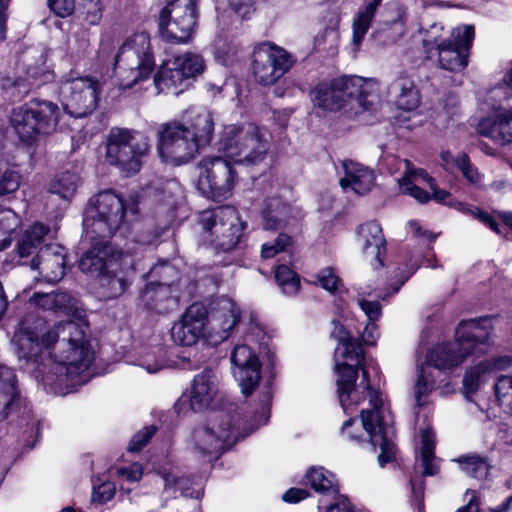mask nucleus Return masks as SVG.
Here are the masks:
<instances>
[{
	"label": "nucleus",
	"mask_w": 512,
	"mask_h": 512,
	"mask_svg": "<svg viewBox=\"0 0 512 512\" xmlns=\"http://www.w3.org/2000/svg\"><path fill=\"white\" fill-rule=\"evenodd\" d=\"M20 360L37 364L36 378L55 393H68L86 384L94 361L83 327L73 321L46 327L42 318L24 317L12 339Z\"/></svg>",
	"instance_id": "f257e3e1"
},
{
	"label": "nucleus",
	"mask_w": 512,
	"mask_h": 512,
	"mask_svg": "<svg viewBox=\"0 0 512 512\" xmlns=\"http://www.w3.org/2000/svg\"><path fill=\"white\" fill-rule=\"evenodd\" d=\"M269 141V133L253 123L225 126L218 141V150L224 156H207L199 163V191L214 201L227 199L237 177L228 158L245 165L260 163L269 149Z\"/></svg>",
	"instance_id": "f03ea898"
},
{
	"label": "nucleus",
	"mask_w": 512,
	"mask_h": 512,
	"mask_svg": "<svg viewBox=\"0 0 512 512\" xmlns=\"http://www.w3.org/2000/svg\"><path fill=\"white\" fill-rule=\"evenodd\" d=\"M492 332L491 319L465 321L457 328L454 342L432 348L426 362L420 367L415 384L414 394L417 405L424 404L423 397L434 389L436 379L442 370L457 366L473 353L485 352V346L489 344Z\"/></svg>",
	"instance_id": "7ed1b4c3"
},
{
	"label": "nucleus",
	"mask_w": 512,
	"mask_h": 512,
	"mask_svg": "<svg viewBox=\"0 0 512 512\" xmlns=\"http://www.w3.org/2000/svg\"><path fill=\"white\" fill-rule=\"evenodd\" d=\"M214 132V121L205 109H188L184 121L163 123L158 128L157 151L165 163L179 166L187 163L208 145Z\"/></svg>",
	"instance_id": "20e7f679"
},
{
	"label": "nucleus",
	"mask_w": 512,
	"mask_h": 512,
	"mask_svg": "<svg viewBox=\"0 0 512 512\" xmlns=\"http://www.w3.org/2000/svg\"><path fill=\"white\" fill-rule=\"evenodd\" d=\"M270 403L271 394L266 392L251 426L243 423L241 413L235 408L231 411H220L207 423L195 427L191 434L195 453L209 457V461L217 459L223 451L268 422Z\"/></svg>",
	"instance_id": "39448f33"
},
{
	"label": "nucleus",
	"mask_w": 512,
	"mask_h": 512,
	"mask_svg": "<svg viewBox=\"0 0 512 512\" xmlns=\"http://www.w3.org/2000/svg\"><path fill=\"white\" fill-rule=\"evenodd\" d=\"M379 84L360 76H340L317 83L309 93L314 109L322 113L343 111L348 117L370 110L378 101Z\"/></svg>",
	"instance_id": "423d86ee"
},
{
	"label": "nucleus",
	"mask_w": 512,
	"mask_h": 512,
	"mask_svg": "<svg viewBox=\"0 0 512 512\" xmlns=\"http://www.w3.org/2000/svg\"><path fill=\"white\" fill-rule=\"evenodd\" d=\"M366 397H369L372 409L361 411L360 422L354 418L347 420L341 428V434L350 442L369 444L372 451L379 447L378 462L381 467H384L392 461L395 454V446L392 441L393 417L378 390L366 391L361 402Z\"/></svg>",
	"instance_id": "0eeeda50"
},
{
	"label": "nucleus",
	"mask_w": 512,
	"mask_h": 512,
	"mask_svg": "<svg viewBox=\"0 0 512 512\" xmlns=\"http://www.w3.org/2000/svg\"><path fill=\"white\" fill-rule=\"evenodd\" d=\"M334 360L339 402L343 411L350 413L361 403L366 391L374 390L368 380L369 369L361 347L353 339L337 343Z\"/></svg>",
	"instance_id": "6e6552de"
},
{
	"label": "nucleus",
	"mask_w": 512,
	"mask_h": 512,
	"mask_svg": "<svg viewBox=\"0 0 512 512\" xmlns=\"http://www.w3.org/2000/svg\"><path fill=\"white\" fill-rule=\"evenodd\" d=\"M59 117L60 109L55 103L33 99L13 109L10 123L18 139L26 145H32L55 131Z\"/></svg>",
	"instance_id": "1a4fd4ad"
},
{
	"label": "nucleus",
	"mask_w": 512,
	"mask_h": 512,
	"mask_svg": "<svg viewBox=\"0 0 512 512\" xmlns=\"http://www.w3.org/2000/svg\"><path fill=\"white\" fill-rule=\"evenodd\" d=\"M149 151V138L144 133L118 127L109 131L106 160L123 175L131 176L138 173Z\"/></svg>",
	"instance_id": "9d476101"
},
{
	"label": "nucleus",
	"mask_w": 512,
	"mask_h": 512,
	"mask_svg": "<svg viewBox=\"0 0 512 512\" xmlns=\"http://www.w3.org/2000/svg\"><path fill=\"white\" fill-rule=\"evenodd\" d=\"M125 216L123 198L113 190L94 195L86 208L83 227L91 240L112 237L120 228Z\"/></svg>",
	"instance_id": "9b49d317"
},
{
	"label": "nucleus",
	"mask_w": 512,
	"mask_h": 512,
	"mask_svg": "<svg viewBox=\"0 0 512 512\" xmlns=\"http://www.w3.org/2000/svg\"><path fill=\"white\" fill-rule=\"evenodd\" d=\"M496 377L495 394L501 405L512 413V358L499 357L480 361L470 367L463 378L465 394H471Z\"/></svg>",
	"instance_id": "f8f14e48"
},
{
	"label": "nucleus",
	"mask_w": 512,
	"mask_h": 512,
	"mask_svg": "<svg viewBox=\"0 0 512 512\" xmlns=\"http://www.w3.org/2000/svg\"><path fill=\"white\" fill-rule=\"evenodd\" d=\"M199 222L203 229V240L215 250L223 252L236 247L245 228V223L231 206L203 211L199 216Z\"/></svg>",
	"instance_id": "ddd939ff"
},
{
	"label": "nucleus",
	"mask_w": 512,
	"mask_h": 512,
	"mask_svg": "<svg viewBox=\"0 0 512 512\" xmlns=\"http://www.w3.org/2000/svg\"><path fill=\"white\" fill-rule=\"evenodd\" d=\"M102 85L90 76L69 73L59 86V99L64 110L75 118L90 115L98 106Z\"/></svg>",
	"instance_id": "4468645a"
},
{
	"label": "nucleus",
	"mask_w": 512,
	"mask_h": 512,
	"mask_svg": "<svg viewBox=\"0 0 512 512\" xmlns=\"http://www.w3.org/2000/svg\"><path fill=\"white\" fill-rule=\"evenodd\" d=\"M195 0H173L159 15V31L163 39L174 43H186L197 24Z\"/></svg>",
	"instance_id": "2eb2a0df"
},
{
	"label": "nucleus",
	"mask_w": 512,
	"mask_h": 512,
	"mask_svg": "<svg viewBox=\"0 0 512 512\" xmlns=\"http://www.w3.org/2000/svg\"><path fill=\"white\" fill-rule=\"evenodd\" d=\"M205 62L201 55L187 52L164 61L154 75L155 88L160 93H174L190 78L203 73Z\"/></svg>",
	"instance_id": "dca6fc26"
},
{
	"label": "nucleus",
	"mask_w": 512,
	"mask_h": 512,
	"mask_svg": "<svg viewBox=\"0 0 512 512\" xmlns=\"http://www.w3.org/2000/svg\"><path fill=\"white\" fill-rule=\"evenodd\" d=\"M176 274L175 268L166 263L151 268L149 271L150 277L158 276L160 281L156 283L151 282L146 285L140 295L141 304L146 309L158 314L174 310L179 298L174 293V287L179 285L182 280L179 279L178 283L175 284L174 281H169V279L176 276Z\"/></svg>",
	"instance_id": "f3484780"
},
{
	"label": "nucleus",
	"mask_w": 512,
	"mask_h": 512,
	"mask_svg": "<svg viewBox=\"0 0 512 512\" xmlns=\"http://www.w3.org/2000/svg\"><path fill=\"white\" fill-rule=\"evenodd\" d=\"M294 62L292 55L282 47L270 42L259 43L253 52L254 78L262 85H272L290 70Z\"/></svg>",
	"instance_id": "a211bd4d"
},
{
	"label": "nucleus",
	"mask_w": 512,
	"mask_h": 512,
	"mask_svg": "<svg viewBox=\"0 0 512 512\" xmlns=\"http://www.w3.org/2000/svg\"><path fill=\"white\" fill-rule=\"evenodd\" d=\"M485 102L490 114L479 121L478 132L499 145L512 144V100L504 97L489 100L488 93Z\"/></svg>",
	"instance_id": "6ab92c4d"
},
{
	"label": "nucleus",
	"mask_w": 512,
	"mask_h": 512,
	"mask_svg": "<svg viewBox=\"0 0 512 512\" xmlns=\"http://www.w3.org/2000/svg\"><path fill=\"white\" fill-rule=\"evenodd\" d=\"M475 38L473 25L462 24L452 29L449 41L436 50L443 69L461 71L468 64V55Z\"/></svg>",
	"instance_id": "aec40b11"
},
{
	"label": "nucleus",
	"mask_w": 512,
	"mask_h": 512,
	"mask_svg": "<svg viewBox=\"0 0 512 512\" xmlns=\"http://www.w3.org/2000/svg\"><path fill=\"white\" fill-rule=\"evenodd\" d=\"M233 376L244 395H250L261 379V364L253 347L248 343L237 344L231 352Z\"/></svg>",
	"instance_id": "412c9836"
},
{
	"label": "nucleus",
	"mask_w": 512,
	"mask_h": 512,
	"mask_svg": "<svg viewBox=\"0 0 512 512\" xmlns=\"http://www.w3.org/2000/svg\"><path fill=\"white\" fill-rule=\"evenodd\" d=\"M399 189L402 193L410 195L419 203H426L430 200V195L420 187V185H427L431 192L432 198L438 202L447 205L451 195L446 190L439 189L435 180L428 175V173L420 168H415L413 164L404 160V174L398 180Z\"/></svg>",
	"instance_id": "4be33fe9"
},
{
	"label": "nucleus",
	"mask_w": 512,
	"mask_h": 512,
	"mask_svg": "<svg viewBox=\"0 0 512 512\" xmlns=\"http://www.w3.org/2000/svg\"><path fill=\"white\" fill-rule=\"evenodd\" d=\"M241 317V309L228 297L216 300L211 312L207 313V337L213 342L227 339Z\"/></svg>",
	"instance_id": "5701e85b"
},
{
	"label": "nucleus",
	"mask_w": 512,
	"mask_h": 512,
	"mask_svg": "<svg viewBox=\"0 0 512 512\" xmlns=\"http://www.w3.org/2000/svg\"><path fill=\"white\" fill-rule=\"evenodd\" d=\"M130 249L120 259H112L108 269L98 279V293L105 299H114L122 295L131 284L133 264L131 262Z\"/></svg>",
	"instance_id": "b1692460"
},
{
	"label": "nucleus",
	"mask_w": 512,
	"mask_h": 512,
	"mask_svg": "<svg viewBox=\"0 0 512 512\" xmlns=\"http://www.w3.org/2000/svg\"><path fill=\"white\" fill-rule=\"evenodd\" d=\"M207 309L201 303L190 305L181 319L171 329L176 344L191 346L201 337L207 336Z\"/></svg>",
	"instance_id": "393cba45"
},
{
	"label": "nucleus",
	"mask_w": 512,
	"mask_h": 512,
	"mask_svg": "<svg viewBox=\"0 0 512 512\" xmlns=\"http://www.w3.org/2000/svg\"><path fill=\"white\" fill-rule=\"evenodd\" d=\"M219 393V378L215 370L207 368L197 373L188 391L191 410L201 412L210 408L217 401Z\"/></svg>",
	"instance_id": "a878e982"
},
{
	"label": "nucleus",
	"mask_w": 512,
	"mask_h": 512,
	"mask_svg": "<svg viewBox=\"0 0 512 512\" xmlns=\"http://www.w3.org/2000/svg\"><path fill=\"white\" fill-rule=\"evenodd\" d=\"M30 267L48 283L60 281L66 268V249L59 244H48L40 249L31 261Z\"/></svg>",
	"instance_id": "bb28decb"
},
{
	"label": "nucleus",
	"mask_w": 512,
	"mask_h": 512,
	"mask_svg": "<svg viewBox=\"0 0 512 512\" xmlns=\"http://www.w3.org/2000/svg\"><path fill=\"white\" fill-rule=\"evenodd\" d=\"M155 69L154 57L134 60H114V75L121 89L147 81Z\"/></svg>",
	"instance_id": "cd10ccee"
},
{
	"label": "nucleus",
	"mask_w": 512,
	"mask_h": 512,
	"mask_svg": "<svg viewBox=\"0 0 512 512\" xmlns=\"http://www.w3.org/2000/svg\"><path fill=\"white\" fill-rule=\"evenodd\" d=\"M357 245L362 254L370 259L373 268L383 266L382 256L386 251V240L379 223L371 221L362 224L357 232Z\"/></svg>",
	"instance_id": "c85d7f7f"
},
{
	"label": "nucleus",
	"mask_w": 512,
	"mask_h": 512,
	"mask_svg": "<svg viewBox=\"0 0 512 512\" xmlns=\"http://www.w3.org/2000/svg\"><path fill=\"white\" fill-rule=\"evenodd\" d=\"M158 475L164 482V492L175 497L177 492L180 495L190 498H200L203 495V481L201 478L190 479L179 475L178 469L169 464L159 467Z\"/></svg>",
	"instance_id": "c756f323"
},
{
	"label": "nucleus",
	"mask_w": 512,
	"mask_h": 512,
	"mask_svg": "<svg viewBox=\"0 0 512 512\" xmlns=\"http://www.w3.org/2000/svg\"><path fill=\"white\" fill-rule=\"evenodd\" d=\"M125 253L115 251L111 246L106 245L104 240L99 241L87 250L79 261V268L82 272L98 278L105 270L112 259H120Z\"/></svg>",
	"instance_id": "7c9ffc66"
},
{
	"label": "nucleus",
	"mask_w": 512,
	"mask_h": 512,
	"mask_svg": "<svg viewBox=\"0 0 512 512\" xmlns=\"http://www.w3.org/2000/svg\"><path fill=\"white\" fill-rule=\"evenodd\" d=\"M342 168L344 176L339 183L343 190L350 189L358 195H364L374 186L375 174L369 167L353 160H344Z\"/></svg>",
	"instance_id": "2f4dec72"
},
{
	"label": "nucleus",
	"mask_w": 512,
	"mask_h": 512,
	"mask_svg": "<svg viewBox=\"0 0 512 512\" xmlns=\"http://www.w3.org/2000/svg\"><path fill=\"white\" fill-rule=\"evenodd\" d=\"M378 298L384 300L386 296L377 293L374 297H372L370 292L362 290L358 293L356 299L358 306L363 311L368 320L363 331L361 332V338L367 345H374L379 336L378 328L375 324V321L378 320L381 316V306L377 300Z\"/></svg>",
	"instance_id": "473e14b6"
},
{
	"label": "nucleus",
	"mask_w": 512,
	"mask_h": 512,
	"mask_svg": "<svg viewBox=\"0 0 512 512\" xmlns=\"http://www.w3.org/2000/svg\"><path fill=\"white\" fill-rule=\"evenodd\" d=\"M19 395L14 371L10 367L0 364V422L4 421L11 413L19 400Z\"/></svg>",
	"instance_id": "72a5a7b5"
},
{
	"label": "nucleus",
	"mask_w": 512,
	"mask_h": 512,
	"mask_svg": "<svg viewBox=\"0 0 512 512\" xmlns=\"http://www.w3.org/2000/svg\"><path fill=\"white\" fill-rule=\"evenodd\" d=\"M154 57L150 36L142 31L128 36L119 47L114 60H134Z\"/></svg>",
	"instance_id": "f704fd0d"
},
{
	"label": "nucleus",
	"mask_w": 512,
	"mask_h": 512,
	"mask_svg": "<svg viewBox=\"0 0 512 512\" xmlns=\"http://www.w3.org/2000/svg\"><path fill=\"white\" fill-rule=\"evenodd\" d=\"M30 302L37 308L56 314H69L75 308V299L66 292L34 293Z\"/></svg>",
	"instance_id": "c9c22d12"
},
{
	"label": "nucleus",
	"mask_w": 512,
	"mask_h": 512,
	"mask_svg": "<svg viewBox=\"0 0 512 512\" xmlns=\"http://www.w3.org/2000/svg\"><path fill=\"white\" fill-rule=\"evenodd\" d=\"M395 95V104L399 109L414 111L420 105V94L414 82L405 76L398 77L390 85Z\"/></svg>",
	"instance_id": "e433bc0d"
},
{
	"label": "nucleus",
	"mask_w": 512,
	"mask_h": 512,
	"mask_svg": "<svg viewBox=\"0 0 512 512\" xmlns=\"http://www.w3.org/2000/svg\"><path fill=\"white\" fill-rule=\"evenodd\" d=\"M382 0H371L363 8L359 9L352 21V46L358 51L362 41L368 32L371 22Z\"/></svg>",
	"instance_id": "4c0bfd02"
},
{
	"label": "nucleus",
	"mask_w": 512,
	"mask_h": 512,
	"mask_svg": "<svg viewBox=\"0 0 512 512\" xmlns=\"http://www.w3.org/2000/svg\"><path fill=\"white\" fill-rule=\"evenodd\" d=\"M51 230L42 223H35L27 228L17 244V253L19 257L24 258L33 254L46 239L51 238Z\"/></svg>",
	"instance_id": "58836bf2"
},
{
	"label": "nucleus",
	"mask_w": 512,
	"mask_h": 512,
	"mask_svg": "<svg viewBox=\"0 0 512 512\" xmlns=\"http://www.w3.org/2000/svg\"><path fill=\"white\" fill-rule=\"evenodd\" d=\"M434 449L435 432L431 428H427L421 433L420 466L423 476H433L438 472Z\"/></svg>",
	"instance_id": "ea45409f"
},
{
	"label": "nucleus",
	"mask_w": 512,
	"mask_h": 512,
	"mask_svg": "<svg viewBox=\"0 0 512 512\" xmlns=\"http://www.w3.org/2000/svg\"><path fill=\"white\" fill-rule=\"evenodd\" d=\"M80 184L75 172L64 171L57 174L50 183L49 191L66 202H70Z\"/></svg>",
	"instance_id": "a19ab883"
},
{
	"label": "nucleus",
	"mask_w": 512,
	"mask_h": 512,
	"mask_svg": "<svg viewBox=\"0 0 512 512\" xmlns=\"http://www.w3.org/2000/svg\"><path fill=\"white\" fill-rule=\"evenodd\" d=\"M20 226L21 219L13 210L0 207V251L11 245Z\"/></svg>",
	"instance_id": "79ce46f5"
},
{
	"label": "nucleus",
	"mask_w": 512,
	"mask_h": 512,
	"mask_svg": "<svg viewBox=\"0 0 512 512\" xmlns=\"http://www.w3.org/2000/svg\"><path fill=\"white\" fill-rule=\"evenodd\" d=\"M447 206L458 210L464 214H468L473 216L474 218L478 219L481 223L488 226L492 231L500 234L501 231V224L489 213L481 211L479 208L472 207L466 203H463L461 201H458L454 198H450L449 201H447Z\"/></svg>",
	"instance_id": "37998d69"
},
{
	"label": "nucleus",
	"mask_w": 512,
	"mask_h": 512,
	"mask_svg": "<svg viewBox=\"0 0 512 512\" xmlns=\"http://www.w3.org/2000/svg\"><path fill=\"white\" fill-rule=\"evenodd\" d=\"M289 207L279 199H271L263 211L264 229L273 230L281 226Z\"/></svg>",
	"instance_id": "c03bdc74"
},
{
	"label": "nucleus",
	"mask_w": 512,
	"mask_h": 512,
	"mask_svg": "<svg viewBox=\"0 0 512 512\" xmlns=\"http://www.w3.org/2000/svg\"><path fill=\"white\" fill-rule=\"evenodd\" d=\"M275 280L286 295H295L300 288V278L289 266L278 265L275 269Z\"/></svg>",
	"instance_id": "a18cd8bd"
},
{
	"label": "nucleus",
	"mask_w": 512,
	"mask_h": 512,
	"mask_svg": "<svg viewBox=\"0 0 512 512\" xmlns=\"http://www.w3.org/2000/svg\"><path fill=\"white\" fill-rule=\"evenodd\" d=\"M306 483L316 492H327L333 488L335 477L323 467H312L305 475Z\"/></svg>",
	"instance_id": "49530a36"
},
{
	"label": "nucleus",
	"mask_w": 512,
	"mask_h": 512,
	"mask_svg": "<svg viewBox=\"0 0 512 512\" xmlns=\"http://www.w3.org/2000/svg\"><path fill=\"white\" fill-rule=\"evenodd\" d=\"M458 462L461 470L470 477L484 479L488 475L489 464L484 458L476 455L465 456L461 457Z\"/></svg>",
	"instance_id": "de8ad7c7"
},
{
	"label": "nucleus",
	"mask_w": 512,
	"mask_h": 512,
	"mask_svg": "<svg viewBox=\"0 0 512 512\" xmlns=\"http://www.w3.org/2000/svg\"><path fill=\"white\" fill-rule=\"evenodd\" d=\"M455 167L461 172L465 180L476 187H480L484 181V175L470 161L465 153H459L455 159Z\"/></svg>",
	"instance_id": "09e8293b"
},
{
	"label": "nucleus",
	"mask_w": 512,
	"mask_h": 512,
	"mask_svg": "<svg viewBox=\"0 0 512 512\" xmlns=\"http://www.w3.org/2000/svg\"><path fill=\"white\" fill-rule=\"evenodd\" d=\"M138 365L148 373H155L168 366L165 352L162 348H156L146 352L139 358Z\"/></svg>",
	"instance_id": "8fccbe9b"
},
{
	"label": "nucleus",
	"mask_w": 512,
	"mask_h": 512,
	"mask_svg": "<svg viewBox=\"0 0 512 512\" xmlns=\"http://www.w3.org/2000/svg\"><path fill=\"white\" fill-rule=\"evenodd\" d=\"M443 26L440 23L432 24L428 29L423 31V46L427 52L433 49L438 50L442 44L444 45L449 41L448 37H443Z\"/></svg>",
	"instance_id": "3c124183"
},
{
	"label": "nucleus",
	"mask_w": 512,
	"mask_h": 512,
	"mask_svg": "<svg viewBox=\"0 0 512 512\" xmlns=\"http://www.w3.org/2000/svg\"><path fill=\"white\" fill-rule=\"evenodd\" d=\"M21 183V175L13 167H7L0 171V196L16 192Z\"/></svg>",
	"instance_id": "603ef678"
},
{
	"label": "nucleus",
	"mask_w": 512,
	"mask_h": 512,
	"mask_svg": "<svg viewBox=\"0 0 512 512\" xmlns=\"http://www.w3.org/2000/svg\"><path fill=\"white\" fill-rule=\"evenodd\" d=\"M291 244V238L286 234H279L272 242H266L261 247V257L270 259L284 252Z\"/></svg>",
	"instance_id": "864d4df0"
},
{
	"label": "nucleus",
	"mask_w": 512,
	"mask_h": 512,
	"mask_svg": "<svg viewBox=\"0 0 512 512\" xmlns=\"http://www.w3.org/2000/svg\"><path fill=\"white\" fill-rule=\"evenodd\" d=\"M407 21V11L402 5L395 4L390 9L387 19L383 22V25L387 28L397 27L400 35L405 32V24Z\"/></svg>",
	"instance_id": "5fc2aeb1"
},
{
	"label": "nucleus",
	"mask_w": 512,
	"mask_h": 512,
	"mask_svg": "<svg viewBox=\"0 0 512 512\" xmlns=\"http://www.w3.org/2000/svg\"><path fill=\"white\" fill-rule=\"evenodd\" d=\"M237 52L238 48L235 44L226 42L221 38L215 41V57L223 65H230L237 55Z\"/></svg>",
	"instance_id": "6e6d98bb"
},
{
	"label": "nucleus",
	"mask_w": 512,
	"mask_h": 512,
	"mask_svg": "<svg viewBox=\"0 0 512 512\" xmlns=\"http://www.w3.org/2000/svg\"><path fill=\"white\" fill-rule=\"evenodd\" d=\"M163 203L171 209H174L182 199V188L178 181L169 180L163 188Z\"/></svg>",
	"instance_id": "4d7b16f0"
},
{
	"label": "nucleus",
	"mask_w": 512,
	"mask_h": 512,
	"mask_svg": "<svg viewBox=\"0 0 512 512\" xmlns=\"http://www.w3.org/2000/svg\"><path fill=\"white\" fill-rule=\"evenodd\" d=\"M489 100H495V97H504L506 100H512V62L510 68L505 72L501 83L492 88L489 92Z\"/></svg>",
	"instance_id": "13d9d810"
},
{
	"label": "nucleus",
	"mask_w": 512,
	"mask_h": 512,
	"mask_svg": "<svg viewBox=\"0 0 512 512\" xmlns=\"http://www.w3.org/2000/svg\"><path fill=\"white\" fill-rule=\"evenodd\" d=\"M82 12L85 14V20L91 24H98L103 12V5L100 0H82Z\"/></svg>",
	"instance_id": "bf43d9fd"
},
{
	"label": "nucleus",
	"mask_w": 512,
	"mask_h": 512,
	"mask_svg": "<svg viewBox=\"0 0 512 512\" xmlns=\"http://www.w3.org/2000/svg\"><path fill=\"white\" fill-rule=\"evenodd\" d=\"M156 427L149 426L144 429L138 431L131 439L129 443V451L137 452L140 451L151 439V437L155 434Z\"/></svg>",
	"instance_id": "052dcab7"
},
{
	"label": "nucleus",
	"mask_w": 512,
	"mask_h": 512,
	"mask_svg": "<svg viewBox=\"0 0 512 512\" xmlns=\"http://www.w3.org/2000/svg\"><path fill=\"white\" fill-rule=\"evenodd\" d=\"M317 281L323 289H325L329 292H335L340 285L339 277L335 274L334 270L331 268H325V269L321 270L318 273Z\"/></svg>",
	"instance_id": "680f3d73"
},
{
	"label": "nucleus",
	"mask_w": 512,
	"mask_h": 512,
	"mask_svg": "<svg viewBox=\"0 0 512 512\" xmlns=\"http://www.w3.org/2000/svg\"><path fill=\"white\" fill-rule=\"evenodd\" d=\"M115 485L111 482H104L94 488L92 493V501L98 503H106L111 500L115 494Z\"/></svg>",
	"instance_id": "e2e57ef3"
},
{
	"label": "nucleus",
	"mask_w": 512,
	"mask_h": 512,
	"mask_svg": "<svg viewBox=\"0 0 512 512\" xmlns=\"http://www.w3.org/2000/svg\"><path fill=\"white\" fill-rule=\"evenodd\" d=\"M117 475L126 482L135 483L142 478L143 467L139 463H133L128 467L118 468Z\"/></svg>",
	"instance_id": "0e129e2a"
},
{
	"label": "nucleus",
	"mask_w": 512,
	"mask_h": 512,
	"mask_svg": "<svg viewBox=\"0 0 512 512\" xmlns=\"http://www.w3.org/2000/svg\"><path fill=\"white\" fill-rule=\"evenodd\" d=\"M50 9L59 17L65 18L70 16L74 9V0H48Z\"/></svg>",
	"instance_id": "69168bd1"
},
{
	"label": "nucleus",
	"mask_w": 512,
	"mask_h": 512,
	"mask_svg": "<svg viewBox=\"0 0 512 512\" xmlns=\"http://www.w3.org/2000/svg\"><path fill=\"white\" fill-rule=\"evenodd\" d=\"M309 493L307 490L302 488H290L286 493L283 494L282 499L288 503H297L308 497Z\"/></svg>",
	"instance_id": "338daca9"
},
{
	"label": "nucleus",
	"mask_w": 512,
	"mask_h": 512,
	"mask_svg": "<svg viewBox=\"0 0 512 512\" xmlns=\"http://www.w3.org/2000/svg\"><path fill=\"white\" fill-rule=\"evenodd\" d=\"M230 6L243 18L248 15L253 5V0H229Z\"/></svg>",
	"instance_id": "774afa93"
}]
</instances>
